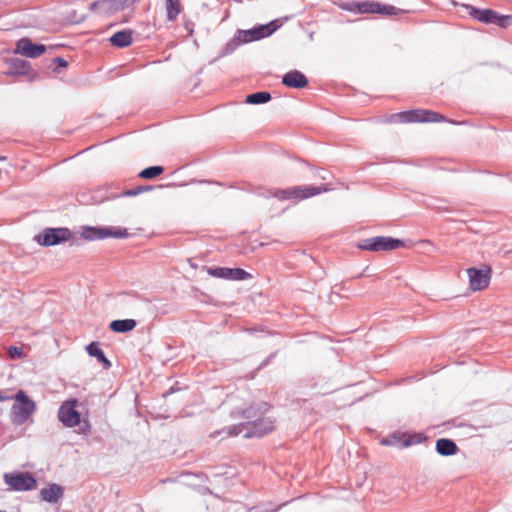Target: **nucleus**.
I'll use <instances>...</instances> for the list:
<instances>
[{
	"mask_svg": "<svg viewBox=\"0 0 512 512\" xmlns=\"http://www.w3.org/2000/svg\"><path fill=\"white\" fill-rule=\"evenodd\" d=\"M392 120L401 123H425V122H449L455 123L454 121L447 120L446 117L438 112L427 110V109H414L404 112H399L391 116Z\"/></svg>",
	"mask_w": 512,
	"mask_h": 512,
	"instance_id": "nucleus-1",
	"label": "nucleus"
},
{
	"mask_svg": "<svg viewBox=\"0 0 512 512\" xmlns=\"http://www.w3.org/2000/svg\"><path fill=\"white\" fill-rule=\"evenodd\" d=\"M12 399L11 421L14 425L24 424L36 410L35 402L23 390H19Z\"/></svg>",
	"mask_w": 512,
	"mask_h": 512,
	"instance_id": "nucleus-2",
	"label": "nucleus"
},
{
	"mask_svg": "<svg viewBox=\"0 0 512 512\" xmlns=\"http://www.w3.org/2000/svg\"><path fill=\"white\" fill-rule=\"evenodd\" d=\"M331 190L327 185L324 186H294L286 189H278L272 193L278 200L301 201L312 196L319 195Z\"/></svg>",
	"mask_w": 512,
	"mask_h": 512,
	"instance_id": "nucleus-3",
	"label": "nucleus"
},
{
	"mask_svg": "<svg viewBox=\"0 0 512 512\" xmlns=\"http://www.w3.org/2000/svg\"><path fill=\"white\" fill-rule=\"evenodd\" d=\"M466 9L472 18L485 24H495L501 28L512 24V15H500L492 9H478L471 5H466Z\"/></svg>",
	"mask_w": 512,
	"mask_h": 512,
	"instance_id": "nucleus-4",
	"label": "nucleus"
},
{
	"mask_svg": "<svg viewBox=\"0 0 512 512\" xmlns=\"http://www.w3.org/2000/svg\"><path fill=\"white\" fill-rule=\"evenodd\" d=\"M127 229L120 227H90L85 226L82 228L81 237L88 241L105 238H126L128 236Z\"/></svg>",
	"mask_w": 512,
	"mask_h": 512,
	"instance_id": "nucleus-5",
	"label": "nucleus"
},
{
	"mask_svg": "<svg viewBox=\"0 0 512 512\" xmlns=\"http://www.w3.org/2000/svg\"><path fill=\"white\" fill-rule=\"evenodd\" d=\"M277 28L276 21H272L266 25H259L252 29L238 30L236 32V39L244 44L258 41L270 36Z\"/></svg>",
	"mask_w": 512,
	"mask_h": 512,
	"instance_id": "nucleus-6",
	"label": "nucleus"
},
{
	"mask_svg": "<svg viewBox=\"0 0 512 512\" xmlns=\"http://www.w3.org/2000/svg\"><path fill=\"white\" fill-rule=\"evenodd\" d=\"M71 236L68 228H46L35 237V240L39 245L48 247L66 242Z\"/></svg>",
	"mask_w": 512,
	"mask_h": 512,
	"instance_id": "nucleus-7",
	"label": "nucleus"
},
{
	"mask_svg": "<svg viewBox=\"0 0 512 512\" xmlns=\"http://www.w3.org/2000/svg\"><path fill=\"white\" fill-rule=\"evenodd\" d=\"M466 272L469 280V288L473 292L485 290L489 286L492 276L490 266H484L481 269L468 268Z\"/></svg>",
	"mask_w": 512,
	"mask_h": 512,
	"instance_id": "nucleus-8",
	"label": "nucleus"
},
{
	"mask_svg": "<svg viewBox=\"0 0 512 512\" xmlns=\"http://www.w3.org/2000/svg\"><path fill=\"white\" fill-rule=\"evenodd\" d=\"M4 480L10 489L15 491H28L37 487L36 479L26 472L6 473Z\"/></svg>",
	"mask_w": 512,
	"mask_h": 512,
	"instance_id": "nucleus-9",
	"label": "nucleus"
},
{
	"mask_svg": "<svg viewBox=\"0 0 512 512\" xmlns=\"http://www.w3.org/2000/svg\"><path fill=\"white\" fill-rule=\"evenodd\" d=\"M78 401L69 399L64 401L58 410V419L66 427H75L81 422L80 413L77 411Z\"/></svg>",
	"mask_w": 512,
	"mask_h": 512,
	"instance_id": "nucleus-10",
	"label": "nucleus"
},
{
	"mask_svg": "<svg viewBox=\"0 0 512 512\" xmlns=\"http://www.w3.org/2000/svg\"><path fill=\"white\" fill-rule=\"evenodd\" d=\"M351 11H357L359 13H380L384 15H395L398 12V9L391 5H381L380 3L373 1H365L360 3H352L349 4L347 8Z\"/></svg>",
	"mask_w": 512,
	"mask_h": 512,
	"instance_id": "nucleus-11",
	"label": "nucleus"
},
{
	"mask_svg": "<svg viewBox=\"0 0 512 512\" xmlns=\"http://www.w3.org/2000/svg\"><path fill=\"white\" fill-rule=\"evenodd\" d=\"M403 246V241L399 239L379 236L366 240L365 244L362 246V249L370 251H388L395 250Z\"/></svg>",
	"mask_w": 512,
	"mask_h": 512,
	"instance_id": "nucleus-12",
	"label": "nucleus"
},
{
	"mask_svg": "<svg viewBox=\"0 0 512 512\" xmlns=\"http://www.w3.org/2000/svg\"><path fill=\"white\" fill-rule=\"evenodd\" d=\"M46 52L43 44H34L28 38H22L17 42L15 53L22 54L29 58H37Z\"/></svg>",
	"mask_w": 512,
	"mask_h": 512,
	"instance_id": "nucleus-13",
	"label": "nucleus"
},
{
	"mask_svg": "<svg viewBox=\"0 0 512 512\" xmlns=\"http://www.w3.org/2000/svg\"><path fill=\"white\" fill-rule=\"evenodd\" d=\"M251 425L250 431L245 434V437H261L265 434L272 432L275 429V422L269 417H262L253 423L247 422Z\"/></svg>",
	"mask_w": 512,
	"mask_h": 512,
	"instance_id": "nucleus-14",
	"label": "nucleus"
},
{
	"mask_svg": "<svg viewBox=\"0 0 512 512\" xmlns=\"http://www.w3.org/2000/svg\"><path fill=\"white\" fill-rule=\"evenodd\" d=\"M209 274L217 277V278H224V279H231V280H244L247 279L250 275L248 272L241 268H211L209 269Z\"/></svg>",
	"mask_w": 512,
	"mask_h": 512,
	"instance_id": "nucleus-15",
	"label": "nucleus"
},
{
	"mask_svg": "<svg viewBox=\"0 0 512 512\" xmlns=\"http://www.w3.org/2000/svg\"><path fill=\"white\" fill-rule=\"evenodd\" d=\"M282 84L295 89H301L308 85L306 76L298 70H291L282 77Z\"/></svg>",
	"mask_w": 512,
	"mask_h": 512,
	"instance_id": "nucleus-16",
	"label": "nucleus"
},
{
	"mask_svg": "<svg viewBox=\"0 0 512 512\" xmlns=\"http://www.w3.org/2000/svg\"><path fill=\"white\" fill-rule=\"evenodd\" d=\"M109 41L112 46L118 48L128 47L132 44L133 41V32L132 30H122L113 34Z\"/></svg>",
	"mask_w": 512,
	"mask_h": 512,
	"instance_id": "nucleus-17",
	"label": "nucleus"
},
{
	"mask_svg": "<svg viewBox=\"0 0 512 512\" xmlns=\"http://www.w3.org/2000/svg\"><path fill=\"white\" fill-rule=\"evenodd\" d=\"M42 499L49 503H55L63 496V489L58 484H49L40 491Z\"/></svg>",
	"mask_w": 512,
	"mask_h": 512,
	"instance_id": "nucleus-18",
	"label": "nucleus"
},
{
	"mask_svg": "<svg viewBox=\"0 0 512 512\" xmlns=\"http://www.w3.org/2000/svg\"><path fill=\"white\" fill-rule=\"evenodd\" d=\"M458 448L455 442L450 439L441 438L436 441V451L443 456L456 454Z\"/></svg>",
	"mask_w": 512,
	"mask_h": 512,
	"instance_id": "nucleus-19",
	"label": "nucleus"
},
{
	"mask_svg": "<svg viewBox=\"0 0 512 512\" xmlns=\"http://www.w3.org/2000/svg\"><path fill=\"white\" fill-rule=\"evenodd\" d=\"M110 329L117 333H125L136 327V321L133 319L114 320L109 325Z\"/></svg>",
	"mask_w": 512,
	"mask_h": 512,
	"instance_id": "nucleus-20",
	"label": "nucleus"
},
{
	"mask_svg": "<svg viewBox=\"0 0 512 512\" xmlns=\"http://www.w3.org/2000/svg\"><path fill=\"white\" fill-rule=\"evenodd\" d=\"M165 9L167 19L169 21H175L178 15L182 12L183 7L180 0H166Z\"/></svg>",
	"mask_w": 512,
	"mask_h": 512,
	"instance_id": "nucleus-21",
	"label": "nucleus"
},
{
	"mask_svg": "<svg viewBox=\"0 0 512 512\" xmlns=\"http://www.w3.org/2000/svg\"><path fill=\"white\" fill-rule=\"evenodd\" d=\"M87 353L90 356L96 357L99 362L103 363L104 367L107 369L111 366L110 361L106 358L103 351L99 347L97 342H92L86 347Z\"/></svg>",
	"mask_w": 512,
	"mask_h": 512,
	"instance_id": "nucleus-22",
	"label": "nucleus"
},
{
	"mask_svg": "<svg viewBox=\"0 0 512 512\" xmlns=\"http://www.w3.org/2000/svg\"><path fill=\"white\" fill-rule=\"evenodd\" d=\"M271 95L269 92L261 91L250 94L246 98V102L249 104H262L270 101Z\"/></svg>",
	"mask_w": 512,
	"mask_h": 512,
	"instance_id": "nucleus-23",
	"label": "nucleus"
},
{
	"mask_svg": "<svg viewBox=\"0 0 512 512\" xmlns=\"http://www.w3.org/2000/svg\"><path fill=\"white\" fill-rule=\"evenodd\" d=\"M164 172V168L162 166H151L143 169L139 173V177L142 179H154L160 176Z\"/></svg>",
	"mask_w": 512,
	"mask_h": 512,
	"instance_id": "nucleus-24",
	"label": "nucleus"
},
{
	"mask_svg": "<svg viewBox=\"0 0 512 512\" xmlns=\"http://www.w3.org/2000/svg\"><path fill=\"white\" fill-rule=\"evenodd\" d=\"M8 355L10 358H13V359H22L25 357V354L23 352V349L21 347H17V346H10L8 348Z\"/></svg>",
	"mask_w": 512,
	"mask_h": 512,
	"instance_id": "nucleus-25",
	"label": "nucleus"
},
{
	"mask_svg": "<svg viewBox=\"0 0 512 512\" xmlns=\"http://www.w3.org/2000/svg\"><path fill=\"white\" fill-rule=\"evenodd\" d=\"M147 189L145 187H137L135 189L126 190L122 193L124 196H136L139 193L146 191Z\"/></svg>",
	"mask_w": 512,
	"mask_h": 512,
	"instance_id": "nucleus-26",
	"label": "nucleus"
},
{
	"mask_svg": "<svg viewBox=\"0 0 512 512\" xmlns=\"http://www.w3.org/2000/svg\"><path fill=\"white\" fill-rule=\"evenodd\" d=\"M53 62L56 64L57 68H66L68 65L67 61L61 57L55 58Z\"/></svg>",
	"mask_w": 512,
	"mask_h": 512,
	"instance_id": "nucleus-27",
	"label": "nucleus"
},
{
	"mask_svg": "<svg viewBox=\"0 0 512 512\" xmlns=\"http://www.w3.org/2000/svg\"><path fill=\"white\" fill-rule=\"evenodd\" d=\"M253 416H256V413H252V409H247V410L243 411L244 418H251Z\"/></svg>",
	"mask_w": 512,
	"mask_h": 512,
	"instance_id": "nucleus-28",
	"label": "nucleus"
},
{
	"mask_svg": "<svg viewBox=\"0 0 512 512\" xmlns=\"http://www.w3.org/2000/svg\"><path fill=\"white\" fill-rule=\"evenodd\" d=\"M10 399H12V397L4 395V393L0 391V402H4Z\"/></svg>",
	"mask_w": 512,
	"mask_h": 512,
	"instance_id": "nucleus-29",
	"label": "nucleus"
}]
</instances>
